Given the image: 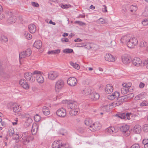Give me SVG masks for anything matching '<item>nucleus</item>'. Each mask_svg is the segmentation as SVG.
<instances>
[{"label": "nucleus", "mask_w": 148, "mask_h": 148, "mask_svg": "<svg viewBox=\"0 0 148 148\" xmlns=\"http://www.w3.org/2000/svg\"><path fill=\"white\" fill-rule=\"evenodd\" d=\"M103 8H102V11L103 12H107V6L105 5H103Z\"/></svg>", "instance_id": "57"}, {"label": "nucleus", "mask_w": 148, "mask_h": 148, "mask_svg": "<svg viewBox=\"0 0 148 148\" xmlns=\"http://www.w3.org/2000/svg\"><path fill=\"white\" fill-rule=\"evenodd\" d=\"M82 40L79 38H77L75 39L74 40V41L75 42H82Z\"/></svg>", "instance_id": "64"}, {"label": "nucleus", "mask_w": 148, "mask_h": 148, "mask_svg": "<svg viewBox=\"0 0 148 148\" xmlns=\"http://www.w3.org/2000/svg\"><path fill=\"white\" fill-rule=\"evenodd\" d=\"M69 41V39L66 38H63L61 39V41L62 42H68Z\"/></svg>", "instance_id": "52"}, {"label": "nucleus", "mask_w": 148, "mask_h": 148, "mask_svg": "<svg viewBox=\"0 0 148 148\" xmlns=\"http://www.w3.org/2000/svg\"><path fill=\"white\" fill-rule=\"evenodd\" d=\"M60 50L59 49H58L55 50L49 51L48 52V54H58L60 53Z\"/></svg>", "instance_id": "34"}, {"label": "nucleus", "mask_w": 148, "mask_h": 148, "mask_svg": "<svg viewBox=\"0 0 148 148\" xmlns=\"http://www.w3.org/2000/svg\"><path fill=\"white\" fill-rule=\"evenodd\" d=\"M62 143L60 140L54 141L52 143V148H61V146Z\"/></svg>", "instance_id": "22"}, {"label": "nucleus", "mask_w": 148, "mask_h": 148, "mask_svg": "<svg viewBox=\"0 0 148 148\" xmlns=\"http://www.w3.org/2000/svg\"><path fill=\"white\" fill-rule=\"evenodd\" d=\"M56 113L58 116L64 117L66 115V111L64 108H61L57 110Z\"/></svg>", "instance_id": "10"}, {"label": "nucleus", "mask_w": 148, "mask_h": 148, "mask_svg": "<svg viewBox=\"0 0 148 148\" xmlns=\"http://www.w3.org/2000/svg\"><path fill=\"white\" fill-rule=\"evenodd\" d=\"M20 84L24 89L27 90L29 88V87L26 81L24 79H21L19 82Z\"/></svg>", "instance_id": "15"}, {"label": "nucleus", "mask_w": 148, "mask_h": 148, "mask_svg": "<svg viewBox=\"0 0 148 148\" xmlns=\"http://www.w3.org/2000/svg\"><path fill=\"white\" fill-rule=\"evenodd\" d=\"M77 83V80L75 77H70L67 81V83L69 86H75Z\"/></svg>", "instance_id": "11"}, {"label": "nucleus", "mask_w": 148, "mask_h": 148, "mask_svg": "<svg viewBox=\"0 0 148 148\" xmlns=\"http://www.w3.org/2000/svg\"><path fill=\"white\" fill-rule=\"evenodd\" d=\"M22 138L20 141L24 145H27L30 141L29 138L26 136H23Z\"/></svg>", "instance_id": "24"}, {"label": "nucleus", "mask_w": 148, "mask_h": 148, "mask_svg": "<svg viewBox=\"0 0 148 148\" xmlns=\"http://www.w3.org/2000/svg\"><path fill=\"white\" fill-rule=\"evenodd\" d=\"M23 136V135H19L18 133L16 132V133L14 134L12 136V138L13 139H19L21 138Z\"/></svg>", "instance_id": "36"}, {"label": "nucleus", "mask_w": 148, "mask_h": 148, "mask_svg": "<svg viewBox=\"0 0 148 148\" xmlns=\"http://www.w3.org/2000/svg\"><path fill=\"white\" fill-rule=\"evenodd\" d=\"M32 5L33 6L36 7H38L39 6L38 4L37 3L34 2H32Z\"/></svg>", "instance_id": "55"}, {"label": "nucleus", "mask_w": 148, "mask_h": 148, "mask_svg": "<svg viewBox=\"0 0 148 148\" xmlns=\"http://www.w3.org/2000/svg\"><path fill=\"white\" fill-rule=\"evenodd\" d=\"M131 114V113L127 112L126 114L125 113H122L119 114H116V116L122 119H125L126 117L127 119L129 120L130 119V116Z\"/></svg>", "instance_id": "12"}, {"label": "nucleus", "mask_w": 148, "mask_h": 148, "mask_svg": "<svg viewBox=\"0 0 148 148\" xmlns=\"http://www.w3.org/2000/svg\"><path fill=\"white\" fill-rule=\"evenodd\" d=\"M128 100H130V99L132 98L134 96V95L133 93H130L128 94L127 95H125Z\"/></svg>", "instance_id": "46"}, {"label": "nucleus", "mask_w": 148, "mask_h": 148, "mask_svg": "<svg viewBox=\"0 0 148 148\" xmlns=\"http://www.w3.org/2000/svg\"><path fill=\"white\" fill-rule=\"evenodd\" d=\"M33 45L37 49H40L42 46V42L40 40H37L34 42Z\"/></svg>", "instance_id": "28"}, {"label": "nucleus", "mask_w": 148, "mask_h": 148, "mask_svg": "<svg viewBox=\"0 0 148 148\" xmlns=\"http://www.w3.org/2000/svg\"><path fill=\"white\" fill-rule=\"evenodd\" d=\"M129 128V126L126 125H123L119 127L120 130L124 133V134L126 136H128L130 134Z\"/></svg>", "instance_id": "7"}, {"label": "nucleus", "mask_w": 148, "mask_h": 148, "mask_svg": "<svg viewBox=\"0 0 148 148\" xmlns=\"http://www.w3.org/2000/svg\"><path fill=\"white\" fill-rule=\"evenodd\" d=\"M130 148H140V146L138 144H135L132 145Z\"/></svg>", "instance_id": "53"}, {"label": "nucleus", "mask_w": 148, "mask_h": 148, "mask_svg": "<svg viewBox=\"0 0 148 148\" xmlns=\"http://www.w3.org/2000/svg\"><path fill=\"white\" fill-rule=\"evenodd\" d=\"M70 64L74 68L77 69H79L80 66L79 65L76 63H74L71 62H70Z\"/></svg>", "instance_id": "38"}, {"label": "nucleus", "mask_w": 148, "mask_h": 148, "mask_svg": "<svg viewBox=\"0 0 148 148\" xmlns=\"http://www.w3.org/2000/svg\"><path fill=\"white\" fill-rule=\"evenodd\" d=\"M16 16H12L8 19L7 21L8 24H10L15 23L16 21Z\"/></svg>", "instance_id": "31"}, {"label": "nucleus", "mask_w": 148, "mask_h": 148, "mask_svg": "<svg viewBox=\"0 0 148 148\" xmlns=\"http://www.w3.org/2000/svg\"><path fill=\"white\" fill-rule=\"evenodd\" d=\"M132 64L137 66H140L142 63V61L141 59L138 58H134L132 61Z\"/></svg>", "instance_id": "19"}, {"label": "nucleus", "mask_w": 148, "mask_h": 148, "mask_svg": "<svg viewBox=\"0 0 148 148\" xmlns=\"http://www.w3.org/2000/svg\"><path fill=\"white\" fill-rule=\"evenodd\" d=\"M130 8L131 9L130 11L132 12H135L137 9V8L136 6L133 5L130 6Z\"/></svg>", "instance_id": "43"}, {"label": "nucleus", "mask_w": 148, "mask_h": 148, "mask_svg": "<svg viewBox=\"0 0 148 148\" xmlns=\"http://www.w3.org/2000/svg\"><path fill=\"white\" fill-rule=\"evenodd\" d=\"M0 40L6 42L8 41V38L4 36H2L0 37Z\"/></svg>", "instance_id": "44"}, {"label": "nucleus", "mask_w": 148, "mask_h": 148, "mask_svg": "<svg viewBox=\"0 0 148 148\" xmlns=\"http://www.w3.org/2000/svg\"><path fill=\"white\" fill-rule=\"evenodd\" d=\"M61 148H71L68 144H62L60 146Z\"/></svg>", "instance_id": "49"}, {"label": "nucleus", "mask_w": 148, "mask_h": 148, "mask_svg": "<svg viewBox=\"0 0 148 148\" xmlns=\"http://www.w3.org/2000/svg\"><path fill=\"white\" fill-rule=\"evenodd\" d=\"M79 45L77 46V47H86V44L85 43H81L79 44Z\"/></svg>", "instance_id": "59"}, {"label": "nucleus", "mask_w": 148, "mask_h": 148, "mask_svg": "<svg viewBox=\"0 0 148 148\" xmlns=\"http://www.w3.org/2000/svg\"><path fill=\"white\" fill-rule=\"evenodd\" d=\"M92 120L90 119H87L84 121V123L85 125L89 126V129L90 128V126H92Z\"/></svg>", "instance_id": "33"}, {"label": "nucleus", "mask_w": 148, "mask_h": 148, "mask_svg": "<svg viewBox=\"0 0 148 148\" xmlns=\"http://www.w3.org/2000/svg\"><path fill=\"white\" fill-rule=\"evenodd\" d=\"M129 88L127 87H123L121 88V93L123 94H125L129 92Z\"/></svg>", "instance_id": "35"}, {"label": "nucleus", "mask_w": 148, "mask_h": 148, "mask_svg": "<svg viewBox=\"0 0 148 148\" xmlns=\"http://www.w3.org/2000/svg\"><path fill=\"white\" fill-rule=\"evenodd\" d=\"M93 44H88L86 45V47L88 49H91L92 48V46Z\"/></svg>", "instance_id": "58"}, {"label": "nucleus", "mask_w": 148, "mask_h": 148, "mask_svg": "<svg viewBox=\"0 0 148 148\" xmlns=\"http://www.w3.org/2000/svg\"><path fill=\"white\" fill-rule=\"evenodd\" d=\"M119 96V94L118 92H115L111 95H108L107 98L108 99L110 100H113L115 99H117L118 97Z\"/></svg>", "instance_id": "17"}, {"label": "nucleus", "mask_w": 148, "mask_h": 148, "mask_svg": "<svg viewBox=\"0 0 148 148\" xmlns=\"http://www.w3.org/2000/svg\"><path fill=\"white\" fill-rule=\"evenodd\" d=\"M144 97L143 94L141 93L136 96L135 99V100H138L143 99Z\"/></svg>", "instance_id": "39"}, {"label": "nucleus", "mask_w": 148, "mask_h": 148, "mask_svg": "<svg viewBox=\"0 0 148 148\" xmlns=\"http://www.w3.org/2000/svg\"><path fill=\"white\" fill-rule=\"evenodd\" d=\"M85 128L84 127H79L78 128L77 131L81 134L83 133L85 131Z\"/></svg>", "instance_id": "42"}, {"label": "nucleus", "mask_w": 148, "mask_h": 148, "mask_svg": "<svg viewBox=\"0 0 148 148\" xmlns=\"http://www.w3.org/2000/svg\"><path fill=\"white\" fill-rule=\"evenodd\" d=\"M143 64L146 68L148 69V60H145Z\"/></svg>", "instance_id": "60"}, {"label": "nucleus", "mask_w": 148, "mask_h": 148, "mask_svg": "<svg viewBox=\"0 0 148 148\" xmlns=\"http://www.w3.org/2000/svg\"><path fill=\"white\" fill-rule=\"evenodd\" d=\"M118 130V128L116 127L111 126L106 129V131L111 134H113L117 132Z\"/></svg>", "instance_id": "16"}, {"label": "nucleus", "mask_w": 148, "mask_h": 148, "mask_svg": "<svg viewBox=\"0 0 148 148\" xmlns=\"http://www.w3.org/2000/svg\"><path fill=\"white\" fill-rule=\"evenodd\" d=\"M101 127L100 123L98 122H95L93 123L92 126H90V128L89 129L92 132L99 130Z\"/></svg>", "instance_id": "6"}, {"label": "nucleus", "mask_w": 148, "mask_h": 148, "mask_svg": "<svg viewBox=\"0 0 148 148\" xmlns=\"http://www.w3.org/2000/svg\"><path fill=\"white\" fill-rule=\"evenodd\" d=\"M122 42H125L128 47L129 48H134V47L137 45L138 41L137 38L135 37H132L130 39L126 40L125 41H121Z\"/></svg>", "instance_id": "1"}, {"label": "nucleus", "mask_w": 148, "mask_h": 148, "mask_svg": "<svg viewBox=\"0 0 148 148\" xmlns=\"http://www.w3.org/2000/svg\"><path fill=\"white\" fill-rule=\"evenodd\" d=\"M121 59L123 62L125 64L130 63L131 60L129 55L127 54H125L122 56Z\"/></svg>", "instance_id": "13"}, {"label": "nucleus", "mask_w": 148, "mask_h": 148, "mask_svg": "<svg viewBox=\"0 0 148 148\" xmlns=\"http://www.w3.org/2000/svg\"><path fill=\"white\" fill-rule=\"evenodd\" d=\"M74 23L75 24H79V25L80 26L85 25L86 24L85 23L80 21H76L74 22Z\"/></svg>", "instance_id": "48"}, {"label": "nucleus", "mask_w": 148, "mask_h": 148, "mask_svg": "<svg viewBox=\"0 0 148 148\" xmlns=\"http://www.w3.org/2000/svg\"><path fill=\"white\" fill-rule=\"evenodd\" d=\"M59 75L58 73L56 71L49 72L48 74V78L49 79L54 80Z\"/></svg>", "instance_id": "8"}, {"label": "nucleus", "mask_w": 148, "mask_h": 148, "mask_svg": "<svg viewBox=\"0 0 148 148\" xmlns=\"http://www.w3.org/2000/svg\"><path fill=\"white\" fill-rule=\"evenodd\" d=\"M148 104L147 102L146 101H144L140 104V106H147Z\"/></svg>", "instance_id": "50"}, {"label": "nucleus", "mask_w": 148, "mask_h": 148, "mask_svg": "<svg viewBox=\"0 0 148 148\" xmlns=\"http://www.w3.org/2000/svg\"><path fill=\"white\" fill-rule=\"evenodd\" d=\"M41 117L39 115L36 114L34 116L35 121L36 122H39L40 120Z\"/></svg>", "instance_id": "40"}, {"label": "nucleus", "mask_w": 148, "mask_h": 148, "mask_svg": "<svg viewBox=\"0 0 148 148\" xmlns=\"http://www.w3.org/2000/svg\"><path fill=\"white\" fill-rule=\"evenodd\" d=\"M105 58L106 60L108 61L114 62L115 61V58L109 53L106 54L105 56Z\"/></svg>", "instance_id": "21"}, {"label": "nucleus", "mask_w": 148, "mask_h": 148, "mask_svg": "<svg viewBox=\"0 0 148 148\" xmlns=\"http://www.w3.org/2000/svg\"><path fill=\"white\" fill-rule=\"evenodd\" d=\"M141 131V127L138 125H135L133 128V132L136 134H139Z\"/></svg>", "instance_id": "30"}, {"label": "nucleus", "mask_w": 148, "mask_h": 148, "mask_svg": "<svg viewBox=\"0 0 148 148\" xmlns=\"http://www.w3.org/2000/svg\"><path fill=\"white\" fill-rule=\"evenodd\" d=\"M79 108L71 109L70 111V114L71 116H75L79 113Z\"/></svg>", "instance_id": "27"}, {"label": "nucleus", "mask_w": 148, "mask_h": 148, "mask_svg": "<svg viewBox=\"0 0 148 148\" xmlns=\"http://www.w3.org/2000/svg\"><path fill=\"white\" fill-rule=\"evenodd\" d=\"M32 73L29 72H25L24 74V77L27 80L30 81L31 82H34V79H33L32 75H33Z\"/></svg>", "instance_id": "14"}, {"label": "nucleus", "mask_w": 148, "mask_h": 148, "mask_svg": "<svg viewBox=\"0 0 148 148\" xmlns=\"http://www.w3.org/2000/svg\"><path fill=\"white\" fill-rule=\"evenodd\" d=\"M145 86V84L144 83H143L142 82H140V83L139 84V87L140 88H143Z\"/></svg>", "instance_id": "63"}, {"label": "nucleus", "mask_w": 148, "mask_h": 148, "mask_svg": "<svg viewBox=\"0 0 148 148\" xmlns=\"http://www.w3.org/2000/svg\"><path fill=\"white\" fill-rule=\"evenodd\" d=\"M42 111L43 114L45 115H48L50 113L49 108L46 106H44L42 108Z\"/></svg>", "instance_id": "32"}, {"label": "nucleus", "mask_w": 148, "mask_h": 148, "mask_svg": "<svg viewBox=\"0 0 148 148\" xmlns=\"http://www.w3.org/2000/svg\"><path fill=\"white\" fill-rule=\"evenodd\" d=\"M142 23L144 26H146L148 25V19H145L142 21Z\"/></svg>", "instance_id": "47"}, {"label": "nucleus", "mask_w": 148, "mask_h": 148, "mask_svg": "<svg viewBox=\"0 0 148 148\" xmlns=\"http://www.w3.org/2000/svg\"><path fill=\"white\" fill-rule=\"evenodd\" d=\"M118 101V104L120 105L124 102H125L128 101L127 97L125 95L121 97H118L117 98Z\"/></svg>", "instance_id": "23"}, {"label": "nucleus", "mask_w": 148, "mask_h": 148, "mask_svg": "<svg viewBox=\"0 0 148 148\" xmlns=\"http://www.w3.org/2000/svg\"><path fill=\"white\" fill-rule=\"evenodd\" d=\"M113 88L112 85L110 84H108L106 85L105 88V91L106 93L108 94H110L113 92Z\"/></svg>", "instance_id": "20"}, {"label": "nucleus", "mask_w": 148, "mask_h": 148, "mask_svg": "<svg viewBox=\"0 0 148 148\" xmlns=\"http://www.w3.org/2000/svg\"><path fill=\"white\" fill-rule=\"evenodd\" d=\"M8 108L11 110H13L14 112L17 113L22 110L21 108L16 103H10L8 104Z\"/></svg>", "instance_id": "2"}, {"label": "nucleus", "mask_w": 148, "mask_h": 148, "mask_svg": "<svg viewBox=\"0 0 148 148\" xmlns=\"http://www.w3.org/2000/svg\"><path fill=\"white\" fill-rule=\"evenodd\" d=\"M32 53V51L30 49H28L25 51H23L19 54L20 59L25 58L26 57L30 56Z\"/></svg>", "instance_id": "5"}, {"label": "nucleus", "mask_w": 148, "mask_h": 148, "mask_svg": "<svg viewBox=\"0 0 148 148\" xmlns=\"http://www.w3.org/2000/svg\"><path fill=\"white\" fill-rule=\"evenodd\" d=\"M42 74L41 71L37 70L33 72V75H36V80L38 83H42L44 82V78L42 76Z\"/></svg>", "instance_id": "3"}, {"label": "nucleus", "mask_w": 148, "mask_h": 148, "mask_svg": "<svg viewBox=\"0 0 148 148\" xmlns=\"http://www.w3.org/2000/svg\"><path fill=\"white\" fill-rule=\"evenodd\" d=\"M142 143L144 145L145 147V146L148 143V139H145L143 140Z\"/></svg>", "instance_id": "54"}, {"label": "nucleus", "mask_w": 148, "mask_h": 148, "mask_svg": "<svg viewBox=\"0 0 148 148\" xmlns=\"http://www.w3.org/2000/svg\"><path fill=\"white\" fill-rule=\"evenodd\" d=\"M122 86L123 87H127L129 88L130 87L131 85H130V84H129V85L128 84L127 85L125 83H124L122 84Z\"/></svg>", "instance_id": "61"}, {"label": "nucleus", "mask_w": 148, "mask_h": 148, "mask_svg": "<svg viewBox=\"0 0 148 148\" xmlns=\"http://www.w3.org/2000/svg\"><path fill=\"white\" fill-rule=\"evenodd\" d=\"M38 125L36 123L33 124L31 130V132L33 135H34L36 134L38 130Z\"/></svg>", "instance_id": "25"}, {"label": "nucleus", "mask_w": 148, "mask_h": 148, "mask_svg": "<svg viewBox=\"0 0 148 148\" xmlns=\"http://www.w3.org/2000/svg\"><path fill=\"white\" fill-rule=\"evenodd\" d=\"M29 31L31 33H34L36 30V26L33 24H31L28 25Z\"/></svg>", "instance_id": "26"}, {"label": "nucleus", "mask_w": 148, "mask_h": 148, "mask_svg": "<svg viewBox=\"0 0 148 148\" xmlns=\"http://www.w3.org/2000/svg\"><path fill=\"white\" fill-rule=\"evenodd\" d=\"M147 45V42L145 41H142L140 42V46L141 47H143Z\"/></svg>", "instance_id": "45"}, {"label": "nucleus", "mask_w": 148, "mask_h": 148, "mask_svg": "<svg viewBox=\"0 0 148 148\" xmlns=\"http://www.w3.org/2000/svg\"><path fill=\"white\" fill-rule=\"evenodd\" d=\"M148 11H147L146 10H145V12L143 13V16H148Z\"/></svg>", "instance_id": "62"}, {"label": "nucleus", "mask_w": 148, "mask_h": 148, "mask_svg": "<svg viewBox=\"0 0 148 148\" xmlns=\"http://www.w3.org/2000/svg\"><path fill=\"white\" fill-rule=\"evenodd\" d=\"M67 107L69 109H75L76 108H79L77 106V103L74 101H67Z\"/></svg>", "instance_id": "9"}, {"label": "nucleus", "mask_w": 148, "mask_h": 148, "mask_svg": "<svg viewBox=\"0 0 148 148\" xmlns=\"http://www.w3.org/2000/svg\"><path fill=\"white\" fill-rule=\"evenodd\" d=\"M63 52L65 53H71L73 52V50L72 49L67 48L64 49Z\"/></svg>", "instance_id": "37"}, {"label": "nucleus", "mask_w": 148, "mask_h": 148, "mask_svg": "<svg viewBox=\"0 0 148 148\" xmlns=\"http://www.w3.org/2000/svg\"><path fill=\"white\" fill-rule=\"evenodd\" d=\"M100 97V95L99 94L96 92L91 93L89 95V97L92 100L95 101L98 99Z\"/></svg>", "instance_id": "18"}, {"label": "nucleus", "mask_w": 148, "mask_h": 148, "mask_svg": "<svg viewBox=\"0 0 148 148\" xmlns=\"http://www.w3.org/2000/svg\"><path fill=\"white\" fill-rule=\"evenodd\" d=\"M144 131L147 132L148 131V125L147 124H145L143 127Z\"/></svg>", "instance_id": "51"}, {"label": "nucleus", "mask_w": 148, "mask_h": 148, "mask_svg": "<svg viewBox=\"0 0 148 148\" xmlns=\"http://www.w3.org/2000/svg\"><path fill=\"white\" fill-rule=\"evenodd\" d=\"M91 90L88 87L85 88L82 90V93L85 95H89L91 93Z\"/></svg>", "instance_id": "29"}, {"label": "nucleus", "mask_w": 148, "mask_h": 148, "mask_svg": "<svg viewBox=\"0 0 148 148\" xmlns=\"http://www.w3.org/2000/svg\"><path fill=\"white\" fill-rule=\"evenodd\" d=\"M64 83L62 79H59L57 81L55 86V90L56 92H59L64 87Z\"/></svg>", "instance_id": "4"}, {"label": "nucleus", "mask_w": 148, "mask_h": 148, "mask_svg": "<svg viewBox=\"0 0 148 148\" xmlns=\"http://www.w3.org/2000/svg\"><path fill=\"white\" fill-rule=\"evenodd\" d=\"M24 36L26 37V39L29 40L32 38V35L29 33L26 32L24 34Z\"/></svg>", "instance_id": "41"}, {"label": "nucleus", "mask_w": 148, "mask_h": 148, "mask_svg": "<svg viewBox=\"0 0 148 148\" xmlns=\"http://www.w3.org/2000/svg\"><path fill=\"white\" fill-rule=\"evenodd\" d=\"M9 133L10 136L12 135L15 133L14 132V130L13 129H10L9 131Z\"/></svg>", "instance_id": "56"}]
</instances>
